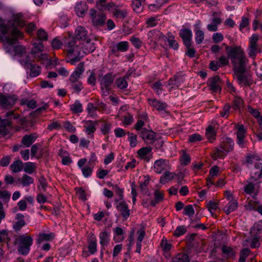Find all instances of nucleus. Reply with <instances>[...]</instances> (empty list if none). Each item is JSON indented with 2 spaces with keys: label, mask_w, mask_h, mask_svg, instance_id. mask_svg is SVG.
I'll use <instances>...</instances> for the list:
<instances>
[{
  "label": "nucleus",
  "mask_w": 262,
  "mask_h": 262,
  "mask_svg": "<svg viewBox=\"0 0 262 262\" xmlns=\"http://www.w3.org/2000/svg\"><path fill=\"white\" fill-rule=\"evenodd\" d=\"M160 246L166 257L169 256V252L171 248V244L168 243L166 238H163L161 242Z\"/></svg>",
  "instance_id": "38"
},
{
  "label": "nucleus",
  "mask_w": 262,
  "mask_h": 262,
  "mask_svg": "<svg viewBox=\"0 0 262 262\" xmlns=\"http://www.w3.org/2000/svg\"><path fill=\"white\" fill-rule=\"evenodd\" d=\"M32 244L33 238L30 235L23 234L15 237L14 245L17 246L18 252L21 255H27Z\"/></svg>",
  "instance_id": "4"
},
{
  "label": "nucleus",
  "mask_w": 262,
  "mask_h": 262,
  "mask_svg": "<svg viewBox=\"0 0 262 262\" xmlns=\"http://www.w3.org/2000/svg\"><path fill=\"white\" fill-rule=\"evenodd\" d=\"M24 26L25 23L20 14H13L8 20L0 17V41L5 46V50L7 52L12 55L20 56L21 58L26 53V48L21 46L14 47L13 45L18 39L23 38L24 34L18 28Z\"/></svg>",
  "instance_id": "1"
},
{
  "label": "nucleus",
  "mask_w": 262,
  "mask_h": 262,
  "mask_svg": "<svg viewBox=\"0 0 262 262\" xmlns=\"http://www.w3.org/2000/svg\"><path fill=\"white\" fill-rule=\"evenodd\" d=\"M118 49L121 52H125L128 49V43L127 41H121L116 45Z\"/></svg>",
  "instance_id": "62"
},
{
  "label": "nucleus",
  "mask_w": 262,
  "mask_h": 262,
  "mask_svg": "<svg viewBox=\"0 0 262 262\" xmlns=\"http://www.w3.org/2000/svg\"><path fill=\"white\" fill-rule=\"evenodd\" d=\"M7 116L8 118L7 119H1L0 118V134L5 135L6 133V127L11 125L10 119L17 118L16 115L12 112L7 113Z\"/></svg>",
  "instance_id": "14"
},
{
  "label": "nucleus",
  "mask_w": 262,
  "mask_h": 262,
  "mask_svg": "<svg viewBox=\"0 0 262 262\" xmlns=\"http://www.w3.org/2000/svg\"><path fill=\"white\" fill-rule=\"evenodd\" d=\"M71 110L74 113H80L83 111L82 105L78 100L70 105Z\"/></svg>",
  "instance_id": "43"
},
{
  "label": "nucleus",
  "mask_w": 262,
  "mask_h": 262,
  "mask_svg": "<svg viewBox=\"0 0 262 262\" xmlns=\"http://www.w3.org/2000/svg\"><path fill=\"white\" fill-rule=\"evenodd\" d=\"M89 14L93 26H102L105 23L106 17L104 14L98 12L94 9H91Z\"/></svg>",
  "instance_id": "7"
},
{
  "label": "nucleus",
  "mask_w": 262,
  "mask_h": 262,
  "mask_svg": "<svg viewBox=\"0 0 262 262\" xmlns=\"http://www.w3.org/2000/svg\"><path fill=\"white\" fill-rule=\"evenodd\" d=\"M88 6L84 2H79L76 3L75 10L79 17H82L88 10Z\"/></svg>",
  "instance_id": "25"
},
{
  "label": "nucleus",
  "mask_w": 262,
  "mask_h": 262,
  "mask_svg": "<svg viewBox=\"0 0 262 262\" xmlns=\"http://www.w3.org/2000/svg\"><path fill=\"white\" fill-rule=\"evenodd\" d=\"M237 143L241 147H244L245 143V138L246 136V130L243 125H239L237 126Z\"/></svg>",
  "instance_id": "15"
},
{
  "label": "nucleus",
  "mask_w": 262,
  "mask_h": 262,
  "mask_svg": "<svg viewBox=\"0 0 262 262\" xmlns=\"http://www.w3.org/2000/svg\"><path fill=\"white\" fill-rule=\"evenodd\" d=\"M97 121L88 120L84 124V132L88 135H93L96 130Z\"/></svg>",
  "instance_id": "21"
},
{
  "label": "nucleus",
  "mask_w": 262,
  "mask_h": 262,
  "mask_svg": "<svg viewBox=\"0 0 262 262\" xmlns=\"http://www.w3.org/2000/svg\"><path fill=\"white\" fill-rule=\"evenodd\" d=\"M37 138V135L35 133L27 135L23 137L21 143L26 147H29L34 142H35Z\"/></svg>",
  "instance_id": "31"
},
{
  "label": "nucleus",
  "mask_w": 262,
  "mask_h": 262,
  "mask_svg": "<svg viewBox=\"0 0 262 262\" xmlns=\"http://www.w3.org/2000/svg\"><path fill=\"white\" fill-rule=\"evenodd\" d=\"M207 207L210 212L213 215V213L218 209L219 204L217 202L210 201L207 204Z\"/></svg>",
  "instance_id": "51"
},
{
  "label": "nucleus",
  "mask_w": 262,
  "mask_h": 262,
  "mask_svg": "<svg viewBox=\"0 0 262 262\" xmlns=\"http://www.w3.org/2000/svg\"><path fill=\"white\" fill-rule=\"evenodd\" d=\"M105 9H107V10L113 14V16L117 19H123L128 15L127 9H121L113 3H107Z\"/></svg>",
  "instance_id": "6"
},
{
  "label": "nucleus",
  "mask_w": 262,
  "mask_h": 262,
  "mask_svg": "<svg viewBox=\"0 0 262 262\" xmlns=\"http://www.w3.org/2000/svg\"><path fill=\"white\" fill-rule=\"evenodd\" d=\"M167 35V41L168 42L169 46L174 50H177L179 48V45L177 41L174 39V36L171 33H168Z\"/></svg>",
  "instance_id": "44"
},
{
  "label": "nucleus",
  "mask_w": 262,
  "mask_h": 262,
  "mask_svg": "<svg viewBox=\"0 0 262 262\" xmlns=\"http://www.w3.org/2000/svg\"><path fill=\"white\" fill-rule=\"evenodd\" d=\"M226 50L233 66L234 75L238 83L242 86L250 85V77L245 74L248 60L245 57L244 51L237 47H226Z\"/></svg>",
  "instance_id": "2"
},
{
  "label": "nucleus",
  "mask_w": 262,
  "mask_h": 262,
  "mask_svg": "<svg viewBox=\"0 0 262 262\" xmlns=\"http://www.w3.org/2000/svg\"><path fill=\"white\" fill-rule=\"evenodd\" d=\"M10 169L14 173L18 172L23 168V163L20 160L14 161L10 166Z\"/></svg>",
  "instance_id": "40"
},
{
  "label": "nucleus",
  "mask_w": 262,
  "mask_h": 262,
  "mask_svg": "<svg viewBox=\"0 0 262 262\" xmlns=\"http://www.w3.org/2000/svg\"><path fill=\"white\" fill-rule=\"evenodd\" d=\"M141 137L145 142H151L155 138V134L151 130L143 129L141 133Z\"/></svg>",
  "instance_id": "32"
},
{
  "label": "nucleus",
  "mask_w": 262,
  "mask_h": 262,
  "mask_svg": "<svg viewBox=\"0 0 262 262\" xmlns=\"http://www.w3.org/2000/svg\"><path fill=\"white\" fill-rule=\"evenodd\" d=\"M172 262H189V259L186 254H179L174 257Z\"/></svg>",
  "instance_id": "56"
},
{
  "label": "nucleus",
  "mask_w": 262,
  "mask_h": 262,
  "mask_svg": "<svg viewBox=\"0 0 262 262\" xmlns=\"http://www.w3.org/2000/svg\"><path fill=\"white\" fill-rule=\"evenodd\" d=\"M111 232L107 230H103L101 231L99 235V243L101 245V256H103V251L104 250L105 247L107 246L111 241Z\"/></svg>",
  "instance_id": "11"
},
{
  "label": "nucleus",
  "mask_w": 262,
  "mask_h": 262,
  "mask_svg": "<svg viewBox=\"0 0 262 262\" xmlns=\"http://www.w3.org/2000/svg\"><path fill=\"white\" fill-rule=\"evenodd\" d=\"M44 49V46L41 42L33 43V48L31 51V54L34 56H36L37 54L41 52Z\"/></svg>",
  "instance_id": "42"
},
{
  "label": "nucleus",
  "mask_w": 262,
  "mask_h": 262,
  "mask_svg": "<svg viewBox=\"0 0 262 262\" xmlns=\"http://www.w3.org/2000/svg\"><path fill=\"white\" fill-rule=\"evenodd\" d=\"M186 232V229L184 226H178L174 231L173 235L176 237H179Z\"/></svg>",
  "instance_id": "54"
},
{
  "label": "nucleus",
  "mask_w": 262,
  "mask_h": 262,
  "mask_svg": "<svg viewBox=\"0 0 262 262\" xmlns=\"http://www.w3.org/2000/svg\"><path fill=\"white\" fill-rule=\"evenodd\" d=\"M148 102L150 106L158 111H164L167 107V104L156 99L149 98Z\"/></svg>",
  "instance_id": "24"
},
{
  "label": "nucleus",
  "mask_w": 262,
  "mask_h": 262,
  "mask_svg": "<svg viewBox=\"0 0 262 262\" xmlns=\"http://www.w3.org/2000/svg\"><path fill=\"white\" fill-rule=\"evenodd\" d=\"M128 140L129 142V145L132 147H135L137 144V136L133 134L127 133Z\"/></svg>",
  "instance_id": "53"
},
{
  "label": "nucleus",
  "mask_w": 262,
  "mask_h": 262,
  "mask_svg": "<svg viewBox=\"0 0 262 262\" xmlns=\"http://www.w3.org/2000/svg\"><path fill=\"white\" fill-rule=\"evenodd\" d=\"M228 204L225 206L223 210L224 212L227 214H229L231 212L235 211L238 207V203L237 200H231L228 201Z\"/></svg>",
  "instance_id": "34"
},
{
  "label": "nucleus",
  "mask_w": 262,
  "mask_h": 262,
  "mask_svg": "<svg viewBox=\"0 0 262 262\" xmlns=\"http://www.w3.org/2000/svg\"><path fill=\"white\" fill-rule=\"evenodd\" d=\"M80 45L83 55L92 52L95 49L94 44L91 42L89 39L82 41Z\"/></svg>",
  "instance_id": "19"
},
{
  "label": "nucleus",
  "mask_w": 262,
  "mask_h": 262,
  "mask_svg": "<svg viewBox=\"0 0 262 262\" xmlns=\"http://www.w3.org/2000/svg\"><path fill=\"white\" fill-rule=\"evenodd\" d=\"M20 182L24 186H27L32 184L34 180L31 177L27 174H24L20 179Z\"/></svg>",
  "instance_id": "49"
},
{
  "label": "nucleus",
  "mask_w": 262,
  "mask_h": 262,
  "mask_svg": "<svg viewBox=\"0 0 262 262\" xmlns=\"http://www.w3.org/2000/svg\"><path fill=\"white\" fill-rule=\"evenodd\" d=\"M20 62L25 68H30V76L33 77H36L40 73V67L35 64H32V61L29 57L27 56L26 59H21Z\"/></svg>",
  "instance_id": "8"
},
{
  "label": "nucleus",
  "mask_w": 262,
  "mask_h": 262,
  "mask_svg": "<svg viewBox=\"0 0 262 262\" xmlns=\"http://www.w3.org/2000/svg\"><path fill=\"white\" fill-rule=\"evenodd\" d=\"M179 35L186 47L191 46L192 33L190 29L182 28L180 30Z\"/></svg>",
  "instance_id": "12"
},
{
  "label": "nucleus",
  "mask_w": 262,
  "mask_h": 262,
  "mask_svg": "<svg viewBox=\"0 0 262 262\" xmlns=\"http://www.w3.org/2000/svg\"><path fill=\"white\" fill-rule=\"evenodd\" d=\"M97 239L94 234H92L89 238L88 250L91 254H94L97 250Z\"/></svg>",
  "instance_id": "27"
},
{
  "label": "nucleus",
  "mask_w": 262,
  "mask_h": 262,
  "mask_svg": "<svg viewBox=\"0 0 262 262\" xmlns=\"http://www.w3.org/2000/svg\"><path fill=\"white\" fill-rule=\"evenodd\" d=\"M55 235L53 233H41L39 234L37 242L41 243L45 241H51L55 238Z\"/></svg>",
  "instance_id": "39"
},
{
  "label": "nucleus",
  "mask_w": 262,
  "mask_h": 262,
  "mask_svg": "<svg viewBox=\"0 0 262 262\" xmlns=\"http://www.w3.org/2000/svg\"><path fill=\"white\" fill-rule=\"evenodd\" d=\"M221 79L217 76H214L209 79L208 81V85L211 90L214 92H217L221 91Z\"/></svg>",
  "instance_id": "18"
},
{
  "label": "nucleus",
  "mask_w": 262,
  "mask_h": 262,
  "mask_svg": "<svg viewBox=\"0 0 262 262\" xmlns=\"http://www.w3.org/2000/svg\"><path fill=\"white\" fill-rule=\"evenodd\" d=\"M162 84L161 81H158L153 84L152 88L156 93L160 95L162 92Z\"/></svg>",
  "instance_id": "57"
},
{
  "label": "nucleus",
  "mask_w": 262,
  "mask_h": 262,
  "mask_svg": "<svg viewBox=\"0 0 262 262\" xmlns=\"http://www.w3.org/2000/svg\"><path fill=\"white\" fill-rule=\"evenodd\" d=\"M174 174L169 172H166L161 177L160 182L161 183H165L166 181L172 180L174 177Z\"/></svg>",
  "instance_id": "59"
},
{
  "label": "nucleus",
  "mask_w": 262,
  "mask_h": 262,
  "mask_svg": "<svg viewBox=\"0 0 262 262\" xmlns=\"http://www.w3.org/2000/svg\"><path fill=\"white\" fill-rule=\"evenodd\" d=\"M17 98L15 95H4L0 93V104L4 107H8L13 105Z\"/></svg>",
  "instance_id": "13"
},
{
  "label": "nucleus",
  "mask_w": 262,
  "mask_h": 262,
  "mask_svg": "<svg viewBox=\"0 0 262 262\" xmlns=\"http://www.w3.org/2000/svg\"><path fill=\"white\" fill-rule=\"evenodd\" d=\"M200 23H198L195 25V41L197 44H201L204 39V33L200 29Z\"/></svg>",
  "instance_id": "29"
},
{
  "label": "nucleus",
  "mask_w": 262,
  "mask_h": 262,
  "mask_svg": "<svg viewBox=\"0 0 262 262\" xmlns=\"http://www.w3.org/2000/svg\"><path fill=\"white\" fill-rule=\"evenodd\" d=\"M97 107L95 106L93 103H89L87 105L86 111L88 112V114L91 117H94L96 115V111Z\"/></svg>",
  "instance_id": "52"
},
{
  "label": "nucleus",
  "mask_w": 262,
  "mask_h": 262,
  "mask_svg": "<svg viewBox=\"0 0 262 262\" xmlns=\"http://www.w3.org/2000/svg\"><path fill=\"white\" fill-rule=\"evenodd\" d=\"M36 166L34 163L28 162L25 164L24 170L27 173L32 174L36 169Z\"/></svg>",
  "instance_id": "45"
},
{
  "label": "nucleus",
  "mask_w": 262,
  "mask_h": 262,
  "mask_svg": "<svg viewBox=\"0 0 262 262\" xmlns=\"http://www.w3.org/2000/svg\"><path fill=\"white\" fill-rule=\"evenodd\" d=\"M15 219L17 221L14 224L13 228L15 231H19L25 225L24 216L21 213H17Z\"/></svg>",
  "instance_id": "37"
},
{
  "label": "nucleus",
  "mask_w": 262,
  "mask_h": 262,
  "mask_svg": "<svg viewBox=\"0 0 262 262\" xmlns=\"http://www.w3.org/2000/svg\"><path fill=\"white\" fill-rule=\"evenodd\" d=\"M125 238V234L122 228L118 227L113 229V240L116 243L123 241Z\"/></svg>",
  "instance_id": "22"
},
{
  "label": "nucleus",
  "mask_w": 262,
  "mask_h": 262,
  "mask_svg": "<svg viewBox=\"0 0 262 262\" xmlns=\"http://www.w3.org/2000/svg\"><path fill=\"white\" fill-rule=\"evenodd\" d=\"M254 166L255 169L251 172V177L255 180L262 178V164L255 163Z\"/></svg>",
  "instance_id": "35"
},
{
  "label": "nucleus",
  "mask_w": 262,
  "mask_h": 262,
  "mask_svg": "<svg viewBox=\"0 0 262 262\" xmlns=\"http://www.w3.org/2000/svg\"><path fill=\"white\" fill-rule=\"evenodd\" d=\"M250 251L249 249H244L240 253L239 262H246V259L249 255Z\"/></svg>",
  "instance_id": "61"
},
{
  "label": "nucleus",
  "mask_w": 262,
  "mask_h": 262,
  "mask_svg": "<svg viewBox=\"0 0 262 262\" xmlns=\"http://www.w3.org/2000/svg\"><path fill=\"white\" fill-rule=\"evenodd\" d=\"M243 105V100L239 97L235 96L234 98L233 108L235 110H239Z\"/></svg>",
  "instance_id": "46"
},
{
  "label": "nucleus",
  "mask_w": 262,
  "mask_h": 262,
  "mask_svg": "<svg viewBox=\"0 0 262 262\" xmlns=\"http://www.w3.org/2000/svg\"><path fill=\"white\" fill-rule=\"evenodd\" d=\"M222 23L221 18L218 16L214 17L210 24L207 26V28L209 31L215 32L218 30V26Z\"/></svg>",
  "instance_id": "33"
},
{
  "label": "nucleus",
  "mask_w": 262,
  "mask_h": 262,
  "mask_svg": "<svg viewBox=\"0 0 262 262\" xmlns=\"http://www.w3.org/2000/svg\"><path fill=\"white\" fill-rule=\"evenodd\" d=\"M206 136L210 142H212L216 137V127L212 125H209L206 130Z\"/></svg>",
  "instance_id": "36"
},
{
  "label": "nucleus",
  "mask_w": 262,
  "mask_h": 262,
  "mask_svg": "<svg viewBox=\"0 0 262 262\" xmlns=\"http://www.w3.org/2000/svg\"><path fill=\"white\" fill-rule=\"evenodd\" d=\"M143 0H133L132 5L134 10L138 13L142 11V2Z\"/></svg>",
  "instance_id": "50"
},
{
  "label": "nucleus",
  "mask_w": 262,
  "mask_h": 262,
  "mask_svg": "<svg viewBox=\"0 0 262 262\" xmlns=\"http://www.w3.org/2000/svg\"><path fill=\"white\" fill-rule=\"evenodd\" d=\"M116 207L117 210L121 213L124 220L129 217L130 211L128 208V205L125 201L120 202Z\"/></svg>",
  "instance_id": "16"
},
{
  "label": "nucleus",
  "mask_w": 262,
  "mask_h": 262,
  "mask_svg": "<svg viewBox=\"0 0 262 262\" xmlns=\"http://www.w3.org/2000/svg\"><path fill=\"white\" fill-rule=\"evenodd\" d=\"M154 167L155 171L158 173H160L166 168V161L162 159L156 160Z\"/></svg>",
  "instance_id": "28"
},
{
  "label": "nucleus",
  "mask_w": 262,
  "mask_h": 262,
  "mask_svg": "<svg viewBox=\"0 0 262 262\" xmlns=\"http://www.w3.org/2000/svg\"><path fill=\"white\" fill-rule=\"evenodd\" d=\"M112 128L111 123H106L103 124L101 127V132L103 135H107L110 133Z\"/></svg>",
  "instance_id": "64"
},
{
  "label": "nucleus",
  "mask_w": 262,
  "mask_h": 262,
  "mask_svg": "<svg viewBox=\"0 0 262 262\" xmlns=\"http://www.w3.org/2000/svg\"><path fill=\"white\" fill-rule=\"evenodd\" d=\"M67 52L69 62L72 64H75L83 57L81 47L76 45L75 41L70 37L67 39Z\"/></svg>",
  "instance_id": "5"
},
{
  "label": "nucleus",
  "mask_w": 262,
  "mask_h": 262,
  "mask_svg": "<svg viewBox=\"0 0 262 262\" xmlns=\"http://www.w3.org/2000/svg\"><path fill=\"white\" fill-rule=\"evenodd\" d=\"M194 212V209L192 205H187L184 208L183 214L188 216L189 218L193 216Z\"/></svg>",
  "instance_id": "48"
},
{
  "label": "nucleus",
  "mask_w": 262,
  "mask_h": 262,
  "mask_svg": "<svg viewBox=\"0 0 262 262\" xmlns=\"http://www.w3.org/2000/svg\"><path fill=\"white\" fill-rule=\"evenodd\" d=\"M234 141L230 138L224 137L221 138L219 148L214 151L212 157L216 160L217 158H224L227 154L233 149Z\"/></svg>",
  "instance_id": "3"
},
{
  "label": "nucleus",
  "mask_w": 262,
  "mask_h": 262,
  "mask_svg": "<svg viewBox=\"0 0 262 262\" xmlns=\"http://www.w3.org/2000/svg\"><path fill=\"white\" fill-rule=\"evenodd\" d=\"M155 200L151 201L150 205L155 206L156 205L163 200V192L156 190L154 192Z\"/></svg>",
  "instance_id": "41"
},
{
  "label": "nucleus",
  "mask_w": 262,
  "mask_h": 262,
  "mask_svg": "<svg viewBox=\"0 0 262 262\" xmlns=\"http://www.w3.org/2000/svg\"><path fill=\"white\" fill-rule=\"evenodd\" d=\"M247 162L248 164L255 163L257 161L261 160V158L256 154H253L247 157Z\"/></svg>",
  "instance_id": "60"
},
{
  "label": "nucleus",
  "mask_w": 262,
  "mask_h": 262,
  "mask_svg": "<svg viewBox=\"0 0 262 262\" xmlns=\"http://www.w3.org/2000/svg\"><path fill=\"white\" fill-rule=\"evenodd\" d=\"M163 34L159 31L154 30L149 31L147 34L148 39L151 43H156L157 41L163 37Z\"/></svg>",
  "instance_id": "26"
},
{
  "label": "nucleus",
  "mask_w": 262,
  "mask_h": 262,
  "mask_svg": "<svg viewBox=\"0 0 262 262\" xmlns=\"http://www.w3.org/2000/svg\"><path fill=\"white\" fill-rule=\"evenodd\" d=\"M75 36L77 39L84 41L88 39V32L84 27L79 26L75 30Z\"/></svg>",
  "instance_id": "30"
},
{
  "label": "nucleus",
  "mask_w": 262,
  "mask_h": 262,
  "mask_svg": "<svg viewBox=\"0 0 262 262\" xmlns=\"http://www.w3.org/2000/svg\"><path fill=\"white\" fill-rule=\"evenodd\" d=\"M259 40V36L254 34L249 38V45L248 49V55L250 57L254 58L258 53L257 42Z\"/></svg>",
  "instance_id": "9"
},
{
  "label": "nucleus",
  "mask_w": 262,
  "mask_h": 262,
  "mask_svg": "<svg viewBox=\"0 0 262 262\" xmlns=\"http://www.w3.org/2000/svg\"><path fill=\"white\" fill-rule=\"evenodd\" d=\"M94 166H85L81 169L83 176L85 178L90 177L92 173Z\"/></svg>",
  "instance_id": "55"
},
{
  "label": "nucleus",
  "mask_w": 262,
  "mask_h": 262,
  "mask_svg": "<svg viewBox=\"0 0 262 262\" xmlns=\"http://www.w3.org/2000/svg\"><path fill=\"white\" fill-rule=\"evenodd\" d=\"M83 67L84 64L83 62H81L78 65L75 70L70 76V81L71 82L78 81V79L80 78L81 74L84 72Z\"/></svg>",
  "instance_id": "17"
},
{
  "label": "nucleus",
  "mask_w": 262,
  "mask_h": 262,
  "mask_svg": "<svg viewBox=\"0 0 262 262\" xmlns=\"http://www.w3.org/2000/svg\"><path fill=\"white\" fill-rule=\"evenodd\" d=\"M222 251L224 254H226L228 257H232L234 256V252L233 249L230 247L224 246L222 248Z\"/></svg>",
  "instance_id": "63"
},
{
  "label": "nucleus",
  "mask_w": 262,
  "mask_h": 262,
  "mask_svg": "<svg viewBox=\"0 0 262 262\" xmlns=\"http://www.w3.org/2000/svg\"><path fill=\"white\" fill-rule=\"evenodd\" d=\"M181 164L183 165H187L190 162V156L184 151H183L180 158Z\"/></svg>",
  "instance_id": "47"
},
{
  "label": "nucleus",
  "mask_w": 262,
  "mask_h": 262,
  "mask_svg": "<svg viewBox=\"0 0 262 262\" xmlns=\"http://www.w3.org/2000/svg\"><path fill=\"white\" fill-rule=\"evenodd\" d=\"M152 149L150 147H144L140 148L137 151V154L141 159L148 162L152 158L151 156Z\"/></svg>",
  "instance_id": "20"
},
{
  "label": "nucleus",
  "mask_w": 262,
  "mask_h": 262,
  "mask_svg": "<svg viewBox=\"0 0 262 262\" xmlns=\"http://www.w3.org/2000/svg\"><path fill=\"white\" fill-rule=\"evenodd\" d=\"M38 60H40L42 63H45L47 62V64L48 66H52L55 67L57 65V60H51V59H48V55L47 54L42 53L40 52L36 56H34Z\"/></svg>",
  "instance_id": "23"
},
{
  "label": "nucleus",
  "mask_w": 262,
  "mask_h": 262,
  "mask_svg": "<svg viewBox=\"0 0 262 262\" xmlns=\"http://www.w3.org/2000/svg\"><path fill=\"white\" fill-rule=\"evenodd\" d=\"M117 87L120 89H124L127 88V82L124 78H120L116 81Z\"/></svg>",
  "instance_id": "58"
},
{
  "label": "nucleus",
  "mask_w": 262,
  "mask_h": 262,
  "mask_svg": "<svg viewBox=\"0 0 262 262\" xmlns=\"http://www.w3.org/2000/svg\"><path fill=\"white\" fill-rule=\"evenodd\" d=\"M113 78L111 74H106L101 80L100 84L103 95L109 94L110 86L112 84Z\"/></svg>",
  "instance_id": "10"
}]
</instances>
